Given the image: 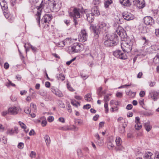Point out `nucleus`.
<instances>
[{
    "instance_id": "f257e3e1",
    "label": "nucleus",
    "mask_w": 159,
    "mask_h": 159,
    "mask_svg": "<svg viewBox=\"0 0 159 159\" xmlns=\"http://www.w3.org/2000/svg\"><path fill=\"white\" fill-rule=\"evenodd\" d=\"M104 44L107 47H110L116 45L119 42L118 36L115 34H107L104 39Z\"/></svg>"
},
{
    "instance_id": "f03ea898",
    "label": "nucleus",
    "mask_w": 159,
    "mask_h": 159,
    "mask_svg": "<svg viewBox=\"0 0 159 159\" xmlns=\"http://www.w3.org/2000/svg\"><path fill=\"white\" fill-rule=\"evenodd\" d=\"M91 28L93 30L94 35L96 38H98V35L101 31L105 33H107L108 32V25L103 22L99 23L95 28L93 26H91Z\"/></svg>"
},
{
    "instance_id": "7ed1b4c3",
    "label": "nucleus",
    "mask_w": 159,
    "mask_h": 159,
    "mask_svg": "<svg viewBox=\"0 0 159 159\" xmlns=\"http://www.w3.org/2000/svg\"><path fill=\"white\" fill-rule=\"evenodd\" d=\"M84 12V10L82 7L80 8H71L69 11V16L75 18H80V16Z\"/></svg>"
},
{
    "instance_id": "20e7f679",
    "label": "nucleus",
    "mask_w": 159,
    "mask_h": 159,
    "mask_svg": "<svg viewBox=\"0 0 159 159\" xmlns=\"http://www.w3.org/2000/svg\"><path fill=\"white\" fill-rule=\"evenodd\" d=\"M132 45V43L130 40L129 39L122 40L121 42V46L123 51L127 53L131 51Z\"/></svg>"
},
{
    "instance_id": "39448f33",
    "label": "nucleus",
    "mask_w": 159,
    "mask_h": 159,
    "mask_svg": "<svg viewBox=\"0 0 159 159\" xmlns=\"http://www.w3.org/2000/svg\"><path fill=\"white\" fill-rule=\"evenodd\" d=\"M116 32L118 34L121 38H125L126 36L125 30L121 27L118 24L114 26Z\"/></svg>"
},
{
    "instance_id": "423d86ee",
    "label": "nucleus",
    "mask_w": 159,
    "mask_h": 159,
    "mask_svg": "<svg viewBox=\"0 0 159 159\" xmlns=\"http://www.w3.org/2000/svg\"><path fill=\"white\" fill-rule=\"evenodd\" d=\"M113 54L116 57L121 59H125L127 58L126 55L120 50H116L113 52Z\"/></svg>"
},
{
    "instance_id": "0eeeda50",
    "label": "nucleus",
    "mask_w": 159,
    "mask_h": 159,
    "mask_svg": "<svg viewBox=\"0 0 159 159\" xmlns=\"http://www.w3.org/2000/svg\"><path fill=\"white\" fill-rule=\"evenodd\" d=\"M144 24L147 25L152 26L154 23V20L153 18L150 16H145L143 19Z\"/></svg>"
},
{
    "instance_id": "6e6552de",
    "label": "nucleus",
    "mask_w": 159,
    "mask_h": 159,
    "mask_svg": "<svg viewBox=\"0 0 159 159\" xmlns=\"http://www.w3.org/2000/svg\"><path fill=\"white\" fill-rule=\"evenodd\" d=\"M82 48L80 43H75L71 47L70 51L72 53L78 52L81 50Z\"/></svg>"
},
{
    "instance_id": "1a4fd4ad",
    "label": "nucleus",
    "mask_w": 159,
    "mask_h": 159,
    "mask_svg": "<svg viewBox=\"0 0 159 159\" xmlns=\"http://www.w3.org/2000/svg\"><path fill=\"white\" fill-rule=\"evenodd\" d=\"M87 37L85 30H82L79 36V40L80 42H84L87 40Z\"/></svg>"
},
{
    "instance_id": "9d476101",
    "label": "nucleus",
    "mask_w": 159,
    "mask_h": 159,
    "mask_svg": "<svg viewBox=\"0 0 159 159\" xmlns=\"http://www.w3.org/2000/svg\"><path fill=\"white\" fill-rule=\"evenodd\" d=\"M123 18L126 20H130L134 19V16L130 12H124L122 14Z\"/></svg>"
},
{
    "instance_id": "9b49d317",
    "label": "nucleus",
    "mask_w": 159,
    "mask_h": 159,
    "mask_svg": "<svg viewBox=\"0 0 159 159\" xmlns=\"http://www.w3.org/2000/svg\"><path fill=\"white\" fill-rule=\"evenodd\" d=\"M52 18V16L50 14H45L41 20L42 22L49 23Z\"/></svg>"
},
{
    "instance_id": "f8f14e48",
    "label": "nucleus",
    "mask_w": 159,
    "mask_h": 159,
    "mask_svg": "<svg viewBox=\"0 0 159 159\" xmlns=\"http://www.w3.org/2000/svg\"><path fill=\"white\" fill-rule=\"evenodd\" d=\"M41 7L40 6H39L38 8V11L37 12V13L36 15L37 17L36 18V20H37L38 25L40 27V16L41 14Z\"/></svg>"
},
{
    "instance_id": "ddd939ff",
    "label": "nucleus",
    "mask_w": 159,
    "mask_h": 159,
    "mask_svg": "<svg viewBox=\"0 0 159 159\" xmlns=\"http://www.w3.org/2000/svg\"><path fill=\"white\" fill-rule=\"evenodd\" d=\"M91 13L95 16H98L100 14L98 6H93L92 7Z\"/></svg>"
},
{
    "instance_id": "4468645a",
    "label": "nucleus",
    "mask_w": 159,
    "mask_h": 159,
    "mask_svg": "<svg viewBox=\"0 0 159 159\" xmlns=\"http://www.w3.org/2000/svg\"><path fill=\"white\" fill-rule=\"evenodd\" d=\"M136 4L139 9L143 8L145 6V2L144 0H135Z\"/></svg>"
},
{
    "instance_id": "2eb2a0df",
    "label": "nucleus",
    "mask_w": 159,
    "mask_h": 159,
    "mask_svg": "<svg viewBox=\"0 0 159 159\" xmlns=\"http://www.w3.org/2000/svg\"><path fill=\"white\" fill-rule=\"evenodd\" d=\"M50 6L51 8L55 11L59 10L60 8V5L55 1L53 3H50Z\"/></svg>"
},
{
    "instance_id": "dca6fc26",
    "label": "nucleus",
    "mask_w": 159,
    "mask_h": 159,
    "mask_svg": "<svg viewBox=\"0 0 159 159\" xmlns=\"http://www.w3.org/2000/svg\"><path fill=\"white\" fill-rule=\"evenodd\" d=\"M159 93L157 92L153 91L149 93V96L154 101H156L158 98V96Z\"/></svg>"
},
{
    "instance_id": "f3484780",
    "label": "nucleus",
    "mask_w": 159,
    "mask_h": 159,
    "mask_svg": "<svg viewBox=\"0 0 159 159\" xmlns=\"http://www.w3.org/2000/svg\"><path fill=\"white\" fill-rule=\"evenodd\" d=\"M9 112L10 114L12 115H16L18 113V110L16 107H10L8 109Z\"/></svg>"
},
{
    "instance_id": "a211bd4d",
    "label": "nucleus",
    "mask_w": 159,
    "mask_h": 159,
    "mask_svg": "<svg viewBox=\"0 0 159 159\" xmlns=\"http://www.w3.org/2000/svg\"><path fill=\"white\" fill-rule=\"evenodd\" d=\"M94 16L91 13H87L86 14L87 20L89 23H92L94 20Z\"/></svg>"
},
{
    "instance_id": "6ab92c4d",
    "label": "nucleus",
    "mask_w": 159,
    "mask_h": 159,
    "mask_svg": "<svg viewBox=\"0 0 159 159\" xmlns=\"http://www.w3.org/2000/svg\"><path fill=\"white\" fill-rule=\"evenodd\" d=\"M130 0H120V3L123 6L128 7L131 5Z\"/></svg>"
},
{
    "instance_id": "aec40b11",
    "label": "nucleus",
    "mask_w": 159,
    "mask_h": 159,
    "mask_svg": "<svg viewBox=\"0 0 159 159\" xmlns=\"http://www.w3.org/2000/svg\"><path fill=\"white\" fill-rule=\"evenodd\" d=\"M144 126L146 130L148 132L152 128V126L150 125V122L148 121L144 123Z\"/></svg>"
},
{
    "instance_id": "412c9836",
    "label": "nucleus",
    "mask_w": 159,
    "mask_h": 159,
    "mask_svg": "<svg viewBox=\"0 0 159 159\" xmlns=\"http://www.w3.org/2000/svg\"><path fill=\"white\" fill-rule=\"evenodd\" d=\"M18 129L16 127H14L13 129H9L7 131V134L10 135H12L15 133H17Z\"/></svg>"
},
{
    "instance_id": "4be33fe9",
    "label": "nucleus",
    "mask_w": 159,
    "mask_h": 159,
    "mask_svg": "<svg viewBox=\"0 0 159 159\" xmlns=\"http://www.w3.org/2000/svg\"><path fill=\"white\" fill-rule=\"evenodd\" d=\"M153 62L156 64H159V53L153 58Z\"/></svg>"
},
{
    "instance_id": "5701e85b",
    "label": "nucleus",
    "mask_w": 159,
    "mask_h": 159,
    "mask_svg": "<svg viewBox=\"0 0 159 159\" xmlns=\"http://www.w3.org/2000/svg\"><path fill=\"white\" fill-rule=\"evenodd\" d=\"M45 141L47 146L49 145L50 142V139L49 136L48 135H46L44 137Z\"/></svg>"
},
{
    "instance_id": "b1692460",
    "label": "nucleus",
    "mask_w": 159,
    "mask_h": 159,
    "mask_svg": "<svg viewBox=\"0 0 159 159\" xmlns=\"http://www.w3.org/2000/svg\"><path fill=\"white\" fill-rule=\"evenodd\" d=\"M116 145L117 146H121L122 141L121 138L119 137H117L116 140Z\"/></svg>"
},
{
    "instance_id": "393cba45",
    "label": "nucleus",
    "mask_w": 159,
    "mask_h": 159,
    "mask_svg": "<svg viewBox=\"0 0 159 159\" xmlns=\"http://www.w3.org/2000/svg\"><path fill=\"white\" fill-rule=\"evenodd\" d=\"M102 87H100L98 88L97 91L98 94L101 97H102V94L104 93V92L102 91Z\"/></svg>"
},
{
    "instance_id": "a878e982",
    "label": "nucleus",
    "mask_w": 159,
    "mask_h": 159,
    "mask_svg": "<svg viewBox=\"0 0 159 159\" xmlns=\"http://www.w3.org/2000/svg\"><path fill=\"white\" fill-rule=\"evenodd\" d=\"M112 3L111 0H104V3L105 7H107Z\"/></svg>"
},
{
    "instance_id": "bb28decb",
    "label": "nucleus",
    "mask_w": 159,
    "mask_h": 159,
    "mask_svg": "<svg viewBox=\"0 0 159 159\" xmlns=\"http://www.w3.org/2000/svg\"><path fill=\"white\" fill-rule=\"evenodd\" d=\"M57 77L58 80L61 81L64 80L65 79V77L64 75L62 74H59L57 75Z\"/></svg>"
},
{
    "instance_id": "cd10ccee",
    "label": "nucleus",
    "mask_w": 159,
    "mask_h": 159,
    "mask_svg": "<svg viewBox=\"0 0 159 159\" xmlns=\"http://www.w3.org/2000/svg\"><path fill=\"white\" fill-rule=\"evenodd\" d=\"M0 5L3 10H5L8 8L7 4L5 1L2 4L1 3Z\"/></svg>"
},
{
    "instance_id": "c85d7f7f",
    "label": "nucleus",
    "mask_w": 159,
    "mask_h": 159,
    "mask_svg": "<svg viewBox=\"0 0 159 159\" xmlns=\"http://www.w3.org/2000/svg\"><path fill=\"white\" fill-rule=\"evenodd\" d=\"M91 94L90 93L87 94L85 97V99L86 100L88 101H90L92 99V98L91 97Z\"/></svg>"
},
{
    "instance_id": "c756f323",
    "label": "nucleus",
    "mask_w": 159,
    "mask_h": 159,
    "mask_svg": "<svg viewBox=\"0 0 159 159\" xmlns=\"http://www.w3.org/2000/svg\"><path fill=\"white\" fill-rule=\"evenodd\" d=\"M108 148L109 149H112L114 147V145L112 142L110 141L107 144Z\"/></svg>"
},
{
    "instance_id": "7c9ffc66",
    "label": "nucleus",
    "mask_w": 159,
    "mask_h": 159,
    "mask_svg": "<svg viewBox=\"0 0 159 159\" xmlns=\"http://www.w3.org/2000/svg\"><path fill=\"white\" fill-rule=\"evenodd\" d=\"M152 155V153L150 152H148V153H145L144 156V158L145 159L151 158V157Z\"/></svg>"
},
{
    "instance_id": "2f4dec72",
    "label": "nucleus",
    "mask_w": 159,
    "mask_h": 159,
    "mask_svg": "<svg viewBox=\"0 0 159 159\" xmlns=\"http://www.w3.org/2000/svg\"><path fill=\"white\" fill-rule=\"evenodd\" d=\"M5 17L7 19H8L10 22H13L14 19V17L11 15L9 16H7L6 15H5Z\"/></svg>"
},
{
    "instance_id": "473e14b6",
    "label": "nucleus",
    "mask_w": 159,
    "mask_h": 159,
    "mask_svg": "<svg viewBox=\"0 0 159 159\" xmlns=\"http://www.w3.org/2000/svg\"><path fill=\"white\" fill-rule=\"evenodd\" d=\"M71 104L75 107H77L78 105L79 106H80V104L79 102H76L75 100H71Z\"/></svg>"
},
{
    "instance_id": "72a5a7b5",
    "label": "nucleus",
    "mask_w": 159,
    "mask_h": 159,
    "mask_svg": "<svg viewBox=\"0 0 159 159\" xmlns=\"http://www.w3.org/2000/svg\"><path fill=\"white\" fill-rule=\"evenodd\" d=\"M63 41L64 42V43L65 44V45H69L70 43L71 39L70 38H66Z\"/></svg>"
},
{
    "instance_id": "f704fd0d",
    "label": "nucleus",
    "mask_w": 159,
    "mask_h": 159,
    "mask_svg": "<svg viewBox=\"0 0 159 159\" xmlns=\"http://www.w3.org/2000/svg\"><path fill=\"white\" fill-rule=\"evenodd\" d=\"M125 126L123 125L121 127H120L119 128V131L120 133L121 134L124 133L125 132Z\"/></svg>"
},
{
    "instance_id": "c9c22d12",
    "label": "nucleus",
    "mask_w": 159,
    "mask_h": 159,
    "mask_svg": "<svg viewBox=\"0 0 159 159\" xmlns=\"http://www.w3.org/2000/svg\"><path fill=\"white\" fill-rule=\"evenodd\" d=\"M142 125L140 123H136L135 125V128L136 129L139 130L142 128Z\"/></svg>"
},
{
    "instance_id": "e433bc0d",
    "label": "nucleus",
    "mask_w": 159,
    "mask_h": 159,
    "mask_svg": "<svg viewBox=\"0 0 159 159\" xmlns=\"http://www.w3.org/2000/svg\"><path fill=\"white\" fill-rule=\"evenodd\" d=\"M19 124L20 125L21 127L24 129H26V125L22 122L20 121H19Z\"/></svg>"
},
{
    "instance_id": "4c0bfd02",
    "label": "nucleus",
    "mask_w": 159,
    "mask_h": 159,
    "mask_svg": "<svg viewBox=\"0 0 159 159\" xmlns=\"http://www.w3.org/2000/svg\"><path fill=\"white\" fill-rule=\"evenodd\" d=\"M100 0H94L93 2V3L94 6H98L99 5L100 3Z\"/></svg>"
},
{
    "instance_id": "58836bf2",
    "label": "nucleus",
    "mask_w": 159,
    "mask_h": 159,
    "mask_svg": "<svg viewBox=\"0 0 159 159\" xmlns=\"http://www.w3.org/2000/svg\"><path fill=\"white\" fill-rule=\"evenodd\" d=\"M6 85L7 87H9L10 86L15 87V84L13 83H12L11 82L10 80H8V82H7L6 84Z\"/></svg>"
},
{
    "instance_id": "ea45409f",
    "label": "nucleus",
    "mask_w": 159,
    "mask_h": 159,
    "mask_svg": "<svg viewBox=\"0 0 159 159\" xmlns=\"http://www.w3.org/2000/svg\"><path fill=\"white\" fill-rule=\"evenodd\" d=\"M47 92L46 91H41L39 93V94L43 97H45L47 96Z\"/></svg>"
},
{
    "instance_id": "a19ab883",
    "label": "nucleus",
    "mask_w": 159,
    "mask_h": 159,
    "mask_svg": "<svg viewBox=\"0 0 159 159\" xmlns=\"http://www.w3.org/2000/svg\"><path fill=\"white\" fill-rule=\"evenodd\" d=\"M28 45L30 46V48L32 51L34 52H36L37 51V48L33 46L32 45H31L30 43H28Z\"/></svg>"
},
{
    "instance_id": "79ce46f5",
    "label": "nucleus",
    "mask_w": 159,
    "mask_h": 159,
    "mask_svg": "<svg viewBox=\"0 0 159 159\" xmlns=\"http://www.w3.org/2000/svg\"><path fill=\"white\" fill-rule=\"evenodd\" d=\"M55 94L56 95L60 97H62L63 96V94L61 92H60L57 91L56 92Z\"/></svg>"
},
{
    "instance_id": "37998d69",
    "label": "nucleus",
    "mask_w": 159,
    "mask_h": 159,
    "mask_svg": "<svg viewBox=\"0 0 159 159\" xmlns=\"http://www.w3.org/2000/svg\"><path fill=\"white\" fill-rule=\"evenodd\" d=\"M109 100V97L108 95H107L104 96V100L105 102H108V101Z\"/></svg>"
},
{
    "instance_id": "c03bdc74",
    "label": "nucleus",
    "mask_w": 159,
    "mask_h": 159,
    "mask_svg": "<svg viewBox=\"0 0 159 159\" xmlns=\"http://www.w3.org/2000/svg\"><path fill=\"white\" fill-rule=\"evenodd\" d=\"M24 146V144L23 143L20 142L19 143L18 145V147L20 149H22Z\"/></svg>"
},
{
    "instance_id": "a18cd8bd",
    "label": "nucleus",
    "mask_w": 159,
    "mask_h": 159,
    "mask_svg": "<svg viewBox=\"0 0 159 159\" xmlns=\"http://www.w3.org/2000/svg\"><path fill=\"white\" fill-rule=\"evenodd\" d=\"M59 129L62 130H71L70 128H66V127H59Z\"/></svg>"
},
{
    "instance_id": "49530a36",
    "label": "nucleus",
    "mask_w": 159,
    "mask_h": 159,
    "mask_svg": "<svg viewBox=\"0 0 159 159\" xmlns=\"http://www.w3.org/2000/svg\"><path fill=\"white\" fill-rule=\"evenodd\" d=\"M155 47H156L155 46H152L151 47H150L149 48V49H148L150 51V52L153 53V52H152L153 51V50L155 51L156 50Z\"/></svg>"
},
{
    "instance_id": "de8ad7c7",
    "label": "nucleus",
    "mask_w": 159,
    "mask_h": 159,
    "mask_svg": "<svg viewBox=\"0 0 159 159\" xmlns=\"http://www.w3.org/2000/svg\"><path fill=\"white\" fill-rule=\"evenodd\" d=\"M45 97V100L47 101H49L51 99L52 97L49 94H48Z\"/></svg>"
},
{
    "instance_id": "09e8293b",
    "label": "nucleus",
    "mask_w": 159,
    "mask_h": 159,
    "mask_svg": "<svg viewBox=\"0 0 159 159\" xmlns=\"http://www.w3.org/2000/svg\"><path fill=\"white\" fill-rule=\"evenodd\" d=\"M65 45L64 43V42L63 41H62L59 43L58 46L60 47H63Z\"/></svg>"
},
{
    "instance_id": "8fccbe9b",
    "label": "nucleus",
    "mask_w": 159,
    "mask_h": 159,
    "mask_svg": "<svg viewBox=\"0 0 159 159\" xmlns=\"http://www.w3.org/2000/svg\"><path fill=\"white\" fill-rule=\"evenodd\" d=\"M54 119V118L53 116H49L48 117L47 119L49 122H51L53 121Z\"/></svg>"
},
{
    "instance_id": "3c124183",
    "label": "nucleus",
    "mask_w": 159,
    "mask_h": 159,
    "mask_svg": "<svg viewBox=\"0 0 159 159\" xmlns=\"http://www.w3.org/2000/svg\"><path fill=\"white\" fill-rule=\"evenodd\" d=\"M10 113L9 112V111H3L2 112V115L3 116H5L6 115Z\"/></svg>"
},
{
    "instance_id": "603ef678",
    "label": "nucleus",
    "mask_w": 159,
    "mask_h": 159,
    "mask_svg": "<svg viewBox=\"0 0 159 159\" xmlns=\"http://www.w3.org/2000/svg\"><path fill=\"white\" fill-rule=\"evenodd\" d=\"M67 88L68 89L69 91L72 92L74 91V90L73 89L70 85L68 83L67 84Z\"/></svg>"
},
{
    "instance_id": "864d4df0",
    "label": "nucleus",
    "mask_w": 159,
    "mask_h": 159,
    "mask_svg": "<svg viewBox=\"0 0 159 159\" xmlns=\"http://www.w3.org/2000/svg\"><path fill=\"white\" fill-rule=\"evenodd\" d=\"M25 112L27 114H30V110L29 107H26L24 110Z\"/></svg>"
},
{
    "instance_id": "5fc2aeb1",
    "label": "nucleus",
    "mask_w": 159,
    "mask_h": 159,
    "mask_svg": "<svg viewBox=\"0 0 159 159\" xmlns=\"http://www.w3.org/2000/svg\"><path fill=\"white\" fill-rule=\"evenodd\" d=\"M30 107L33 110H35L36 108V106L33 103H32L30 104Z\"/></svg>"
},
{
    "instance_id": "6e6d98bb",
    "label": "nucleus",
    "mask_w": 159,
    "mask_h": 159,
    "mask_svg": "<svg viewBox=\"0 0 159 159\" xmlns=\"http://www.w3.org/2000/svg\"><path fill=\"white\" fill-rule=\"evenodd\" d=\"M91 107V105L90 104H87L84 105L83 108L84 109H89Z\"/></svg>"
},
{
    "instance_id": "4d7b16f0",
    "label": "nucleus",
    "mask_w": 159,
    "mask_h": 159,
    "mask_svg": "<svg viewBox=\"0 0 159 159\" xmlns=\"http://www.w3.org/2000/svg\"><path fill=\"white\" fill-rule=\"evenodd\" d=\"M145 93L143 91H141L139 93V95L141 97H143L145 95Z\"/></svg>"
},
{
    "instance_id": "13d9d810",
    "label": "nucleus",
    "mask_w": 159,
    "mask_h": 159,
    "mask_svg": "<svg viewBox=\"0 0 159 159\" xmlns=\"http://www.w3.org/2000/svg\"><path fill=\"white\" fill-rule=\"evenodd\" d=\"M116 96L118 97L121 98L123 96L122 93L121 92H117L116 93Z\"/></svg>"
},
{
    "instance_id": "bf43d9fd",
    "label": "nucleus",
    "mask_w": 159,
    "mask_h": 159,
    "mask_svg": "<svg viewBox=\"0 0 159 159\" xmlns=\"http://www.w3.org/2000/svg\"><path fill=\"white\" fill-rule=\"evenodd\" d=\"M132 107H133L132 105V104H129L126 107V108L128 110H129L131 109L132 108Z\"/></svg>"
},
{
    "instance_id": "052dcab7",
    "label": "nucleus",
    "mask_w": 159,
    "mask_h": 159,
    "mask_svg": "<svg viewBox=\"0 0 159 159\" xmlns=\"http://www.w3.org/2000/svg\"><path fill=\"white\" fill-rule=\"evenodd\" d=\"M47 123V122L46 120H43L41 122L42 125L43 127L45 126L46 125Z\"/></svg>"
},
{
    "instance_id": "680f3d73",
    "label": "nucleus",
    "mask_w": 159,
    "mask_h": 159,
    "mask_svg": "<svg viewBox=\"0 0 159 159\" xmlns=\"http://www.w3.org/2000/svg\"><path fill=\"white\" fill-rule=\"evenodd\" d=\"M4 66L5 69H7L9 68V65L7 62H6L4 64Z\"/></svg>"
},
{
    "instance_id": "e2e57ef3",
    "label": "nucleus",
    "mask_w": 159,
    "mask_h": 159,
    "mask_svg": "<svg viewBox=\"0 0 159 159\" xmlns=\"http://www.w3.org/2000/svg\"><path fill=\"white\" fill-rule=\"evenodd\" d=\"M35 133L34 130L33 129H32L29 133V135L30 136L34 135L35 134Z\"/></svg>"
},
{
    "instance_id": "0e129e2a",
    "label": "nucleus",
    "mask_w": 159,
    "mask_h": 159,
    "mask_svg": "<svg viewBox=\"0 0 159 159\" xmlns=\"http://www.w3.org/2000/svg\"><path fill=\"white\" fill-rule=\"evenodd\" d=\"M67 105L68 107L67 109L68 110V111L69 112H72V109H71V107L70 105V104H68Z\"/></svg>"
},
{
    "instance_id": "69168bd1",
    "label": "nucleus",
    "mask_w": 159,
    "mask_h": 159,
    "mask_svg": "<svg viewBox=\"0 0 159 159\" xmlns=\"http://www.w3.org/2000/svg\"><path fill=\"white\" fill-rule=\"evenodd\" d=\"M58 120L59 121H60L62 123H64L65 122V120L64 118L62 117H60L59 118Z\"/></svg>"
},
{
    "instance_id": "338daca9",
    "label": "nucleus",
    "mask_w": 159,
    "mask_h": 159,
    "mask_svg": "<svg viewBox=\"0 0 159 159\" xmlns=\"http://www.w3.org/2000/svg\"><path fill=\"white\" fill-rule=\"evenodd\" d=\"M35 155L36 153L34 151H32L30 154V156L31 157H34L35 156Z\"/></svg>"
},
{
    "instance_id": "774afa93",
    "label": "nucleus",
    "mask_w": 159,
    "mask_h": 159,
    "mask_svg": "<svg viewBox=\"0 0 159 159\" xmlns=\"http://www.w3.org/2000/svg\"><path fill=\"white\" fill-rule=\"evenodd\" d=\"M155 159H159V153L158 152L156 153Z\"/></svg>"
}]
</instances>
